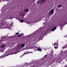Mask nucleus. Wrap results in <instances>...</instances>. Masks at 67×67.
Returning a JSON list of instances; mask_svg holds the SVG:
<instances>
[{
    "mask_svg": "<svg viewBox=\"0 0 67 67\" xmlns=\"http://www.w3.org/2000/svg\"><path fill=\"white\" fill-rule=\"evenodd\" d=\"M0 24L1 26H3L4 25L5 26L4 28H7V29H10V28L12 26V24H9V23L7 22H3Z\"/></svg>",
    "mask_w": 67,
    "mask_h": 67,
    "instance_id": "obj_1",
    "label": "nucleus"
},
{
    "mask_svg": "<svg viewBox=\"0 0 67 67\" xmlns=\"http://www.w3.org/2000/svg\"><path fill=\"white\" fill-rule=\"evenodd\" d=\"M28 36L29 37L30 40H32V38L34 37V34L32 33L30 35H28Z\"/></svg>",
    "mask_w": 67,
    "mask_h": 67,
    "instance_id": "obj_2",
    "label": "nucleus"
},
{
    "mask_svg": "<svg viewBox=\"0 0 67 67\" xmlns=\"http://www.w3.org/2000/svg\"><path fill=\"white\" fill-rule=\"evenodd\" d=\"M54 13V10L53 9L51 10L49 12V15L50 16H51L52 14H53Z\"/></svg>",
    "mask_w": 67,
    "mask_h": 67,
    "instance_id": "obj_3",
    "label": "nucleus"
},
{
    "mask_svg": "<svg viewBox=\"0 0 67 67\" xmlns=\"http://www.w3.org/2000/svg\"><path fill=\"white\" fill-rule=\"evenodd\" d=\"M9 15L10 14H6V15H5V17L4 19V21H5L7 19H8V17H9Z\"/></svg>",
    "mask_w": 67,
    "mask_h": 67,
    "instance_id": "obj_4",
    "label": "nucleus"
},
{
    "mask_svg": "<svg viewBox=\"0 0 67 67\" xmlns=\"http://www.w3.org/2000/svg\"><path fill=\"white\" fill-rule=\"evenodd\" d=\"M38 37H39V40H38V41H40V40H42L43 38V36H42V35H39L38 36Z\"/></svg>",
    "mask_w": 67,
    "mask_h": 67,
    "instance_id": "obj_5",
    "label": "nucleus"
},
{
    "mask_svg": "<svg viewBox=\"0 0 67 67\" xmlns=\"http://www.w3.org/2000/svg\"><path fill=\"white\" fill-rule=\"evenodd\" d=\"M10 54H7V53H5L3 55H2L1 57H0V58H2V57H5V56H8Z\"/></svg>",
    "mask_w": 67,
    "mask_h": 67,
    "instance_id": "obj_6",
    "label": "nucleus"
},
{
    "mask_svg": "<svg viewBox=\"0 0 67 67\" xmlns=\"http://www.w3.org/2000/svg\"><path fill=\"white\" fill-rule=\"evenodd\" d=\"M43 28H44V27H42L38 31V33L39 35L40 34H41V33H42V32H41V31H40V30H42V29Z\"/></svg>",
    "mask_w": 67,
    "mask_h": 67,
    "instance_id": "obj_7",
    "label": "nucleus"
},
{
    "mask_svg": "<svg viewBox=\"0 0 67 67\" xmlns=\"http://www.w3.org/2000/svg\"><path fill=\"white\" fill-rule=\"evenodd\" d=\"M54 48L55 49L57 48H58V43L56 44L55 43L54 44Z\"/></svg>",
    "mask_w": 67,
    "mask_h": 67,
    "instance_id": "obj_8",
    "label": "nucleus"
},
{
    "mask_svg": "<svg viewBox=\"0 0 67 67\" xmlns=\"http://www.w3.org/2000/svg\"><path fill=\"white\" fill-rule=\"evenodd\" d=\"M32 65V63H30L29 64H28L27 63H25V66H28L29 65Z\"/></svg>",
    "mask_w": 67,
    "mask_h": 67,
    "instance_id": "obj_9",
    "label": "nucleus"
},
{
    "mask_svg": "<svg viewBox=\"0 0 67 67\" xmlns=\"http://www.w3.org/2000/svg\"><path fill=\"white\" fill-rule=\"evenodd\" d=\"M7 43H5L4 45H2L1 46V47L2 48H3V47H5L6 45H7Z\"/></svg>",
    "mask_w": 67,
    "mask_h": 67,
    "instance_id": "obj_10",
    "label": "nucleus"
},
{
    "mask_svg": "<svg viewBox=\"0 0 67 67\" xmlns=\"http://www.w3.org/2000/svg\"><path fill=\"white\" fill-rule=\"evenodd\" d=\"M29 11V9H25L24 10V11L25 12H27Z\"/></svg>",
    "mask_w": 67,
    "mask_h": 67,
    "instance_id": "obj_11",
    "label": "nucleus"
},
{
    "mask_svg": "<svg viewBox=\"0 0 67 67\" xmlns=\"http://www.w3.org/2000/svg\"><path fill=\"white\" fill-rule=\"evenodd\" d=\"M56 27H53L52 29V31H54L56 29Z\"/></svg>",
    "mask_w": 67,
    "mask_h": 67,
    "instance_id": "obj_12",
    "label": "nucleus"
},
{
    "mask_svg": "<svg viewBox=\"0 0 67 67\" xmlns=\"http://www.w3.org/2000/svg\"><path fill=\"white\" fill-rule=\"evenodd\" d=\"M45 2V0H42L41 1V3L42 4V3H44Z\"/></svg>",
    "mask_w": 67,
    "mask_h": 67,
    "instance_id": "obj_13",
    "label": "nucleus"
},
{
    "mask_svg": "<svg viewBox=\"0 0 67 67\" xmlns=\"http://www.w3.org/2000/svg\"><path fill=\"white\" fill-rule=\"evenodd\" d=\"M29 54V53L28 52H26L24 54L22 55L21 57H20V58H21V57H22L23 55H26V54Z\"/></svg>",
    "mask_w": 67,
    "mask_h": 67,
    "instance_id": "obj_14",
    "label": "nucleus"
},
{
    "mask_svg": "<svg viewBox=\"0 0 67 67\" xmlns=\"http://www.w3.org/2000/svg\"><path fill=\"white\" fill-rule=\"evenodd\" d=\"M25 45L24 44H22L21 45V47H24L25 46Z\"/></svg>",
    "mask_w": 67,
    "mask_h": 67,
    "instance_id": "obj_15",
    "label": "nucleus"
},
{
    "mask_svg": "<svg viewBox=\"0 0 67 67\" xmlns=\"http://www.w3.org/2000/svg\"><path fill=\"white\" fill-rule=\"evenodd\" d=\"M37 49H38V51H40V52H42L41 49L39 48Z\"/></svg>",
    "mask_w": 67,
    "mask_h": 67,
    "instance_id": "obj_16",
    "label": "nucleus"
},
{
    "mask_svg": "<svg viewBox=\"0 0 67 67\" xmlns=\"http://www.w3.org/2000/svg\"><path fill=\"white\" fill-rule=\"evenodd\" d=\"M61 7H62V5H61V4H60L59 5H58V8H60Z\"/></svg>",
    "mask_w": 67,
    "mask_h": 67,
    "instance_id": "obj_17",
    "label": "nucleus"
},
{
    "mask_svg": "<svg viewBox=\"0 0 67 67\" xmlns=\"http://www.w3.org/2000/svg\"><path fill=\"white\" fill-rule=\"evenodd\" d=\"M39 3L40 4H41L40 3V0L38 1L37 2V4H38Z\"/></svg>",
    "mask_w": 67,
    "mask_h": 67,
    "instance_id": "obj_18",
    "label": "nucleus"
},
{
    "mask_svg": "<svg viewBox=\"0 0 67 67\" xmlns=\"http://www.w3.org/2000/svg\"><path fill=\"white\" fill-rule=\"evenodd\" d=\"M20 22L21 23H23V22H24V21H23V20H20Z\"/></svg>",
    "mask_w": 67,
    "mask_h": 67,
    "instance_id": "obj_19",
    "label": "nucleus"
},
{
    "mask_svg": "<svg viewBox=\"0 0 67 67\" xmlns=\"http://www.w3.org/2000/svg\"><path fill=\"white\" fill-rule=\"evenodd\" d=\"M38 64L37 63H35L34 64L35 65H37Z\"/></svg>",
    "mask_w": 67,
    "mask_h": 67,
    "instance_id": "obj_20",
    "label": "nucleus"
},
{
    "mask_svg": "<svg viewBox=\"0 0 67 67\" xmlns=\"http://www.w3.org/2000/svg\"><path fill=\"white\" fill-rule=\"evenodd\" d=\"M21 36H22L23 35V34L21 33L20 34Z\"/></svg>",
    "mask_w": 67,
    "mask_h": 67,
    "instance_id": "obj_21",
    "label": "nucleus"
},
{
    "mask_svg": "<svg viewBox=\"0 0 67 67\" xmlns=\"http://www.w3.org/2000/svg\"><path fill=\"white\" fill-rule=\"evenodd\" d=\"M20 34V33L19 32H17L16 33V34Z\"/></svg>",
    "mask_w": 67,
    "mask_h": 67,
    "instance_id": "obj_22",
    "label": "nucleus"
},
{
    "mask_svg": "<svg viewBox=\"0 0 67 67\" xmlns=\"http://www.w3.org/2000/svg\"><path fill=\"white\" fill-rule=\"evenodd\" d=\"M18 53V52H14V54H17V53Z\"/></svg>",
    "mask_w": 67,
    "mask_h": 67,
    "instance_id": "obj_23",
    "label": "nucleus"
},
{
    "mask_svg": "<svg viewBox=\"0 0 67 67\" xmlns=\"http://www.w3.org/2000/svg\"><path fill=\"white\" fill-rule=\"evenodd\" d=\"M3 9H4V10H3L4 11L5 10V8H3Z\"/></svg>",
    "mask_w": 67,
    "mask_h": 67,
    "instance_id": "obj_24",
    "label": "nucleus"
},
{
    "mask_svg": "<svg viewBox=\"0 0 67 67\" xmlns=\"http://www.w3.org/2000/svg\"><path fill=\"white\" fill-rule=\"evenodd\" d=\"M20 36H21V35L20 34L18 35V37H20Z\"/></svg>",
    "mask_w": 67,
    "mask_h": 67,
    "instance_id": "obj_25",
    "label": "nucleus"
},
{
    "mask_svg": "<svg viewBox=\"0 0 67 67\" xmlns=\"http://www.w3.org/2000/svg\"><path fill=\"white\" fill-rule=\"evenodd\" d=\"M34 48H36V46H35Z\"/></svg>",
    "mask_w": 67,
    "mask_h": 67,
    "instance_id": "obj_26",
    "label": "nucleus"
},
{
    "mask_svg": "<svg viewBox=\"0 0 67 67\" xmlns=\"http://www.w3.org/2000/svg\"><path fill=\"white\" fill-rule=\"evenodd\" d=\"M66 47H64L62 48H66Z\"/></svg>",
    "mask_w": 67,
    "mask_h": 67,
    "instance_id": "obj_27",
    "label": "nucleus"
},
{
    "mask_svg": "<svg viewBox=\"0 0 67 67\" xmlns=\"http://www.w3.org/2000/svg\"><path fill=\"white\" fill-rule=\"evenodd\" d=\"M33 53L32 52H30V54H31V53Z\"/></svg>",
    "mask_w": 67,
    "mask_h": 67,
    "instance_id": "obj_28",
    "label": "nucleus"
},
{
    "mask_svg": "<svg viewBox=\"0 0 67 67\" xmlns=\"http://www.w3.org/2000/svg\"><path fill=\"white\" fill-rule=\"evenodd\" d=\"M47 56V55H45V56H44V57H46Z\"/></svg>",
    "mask_w": 67,
    "mask_h": 67,
    "instance_id": "obj_29",
    "label": "nucleus"
},
{
    "mask_svg": "<svg viewBox=\"0 0 67 67\" xmlns=\"http://www.w3.org/2000/svg\"><path fill=\"white\" fill-rule=\"evenodd\" d=\"M66 36H67V35H66V36H64V37H66Z\"/></svg>",
    "mask_w": 67,
    "mask_h": 67,
    "instance_id": "obj_30",
    "label": "nucleus"
},
{
    "mask_svg": "<svg viewBox=\"0 0 67 67\" xmlns=\"http://www.w3.org/2000/svg\"><path fill=\"white\" fill-rule=\"evenodd\" d=\"M1 52V51L0 50V52Z\"/></svg>",
    "mask_w": 67,
    "mask_h": 67,
    "instance_id": "obj_31",
    "label": "nucleus"
},
{
    "mask_svg": "<svg viewBox=\"0 0 67 67\" xmlns=\"http://www.w3.org/2000/svg\"><path fill=\"white\" fill-rule=\"evenodd\" d=\"M26 23H27V24H28V23L27 22H26Z\"/></svg>",
    "mask_w": 67,
    "mask_h": 67,
    "instance_id": "obj_32",
    "label": "nucleus"
},
{
    "mask_svg": "<svg viewBox=\"0 0 67 67\" xmlns=\"http://www.w3.org/2000/svg\"><path fill=\"white\" fill-rule=\"evenodd\" d=\"M23 15H24V14H23Z\"/></svg>",
    "mask_w": 67,
    "mask_h": 67,
    "instance_id": "obj_33",
    "label": "nucleus"
},
{
    "mask_svg": "<svg viewBox=\"0 0 67 67\" xmlns=\"http://www.w3.org/2000/svg\"><path fill=\"white\" fill-rule=\"evenodd\" d=\"M1 43V41H0V44Z\"/></svg>",
    "mask_w": 67,
    "mask_h": 67,
    "instance_id": "obj_34",
    "label": "nucleus"
},
{
    "mask_svg": "<svg viewBox=\"0 0 67 67\" xmlns=\"http://www.w3.org/2000/svg\"><path fill=\"white\" fill-rule=\"evenodd\" d=\"M43 30H44V29H45L43 28Z\"/></svg>",
    "mask_w": 67,
    "mask_h": 67,
    "instance_id": "obj_35",
    "label": "nucleus"
},
{
    "mask_svg": "<svg viewBox=\"0 0 67 67\" xmlns=\"http://www.w3.org/2000/svg\"><path fill=\"white\" fill-rule=\"evenodd\" d=\"M62 29H63V27H62Z\"/></svg>",
    "mask_w": 67,
    "mask_h": 67,
    "instance_id": "obj_36",
    "label": "nucleus"
},
{
    "mask_svg": "<svg viewBox=\"0 0 67 67\" xmlns=\"http://www.w3.org/2000/svg\"><path fill=\"white\" fill-rule=\"evenodd\" d=\"M63 22H64V21H63Z\"/></svg>",
    "mask_w": 67,
    "mask_h": 67,
    "instance_id": "obj_37",
    "label": "nucleus"
},
{
    "mask_svg": "<svg viewBox=\"0 0 67 67\" xmlns=\"http://www.w3.org/2000/svg\"><path fill=\"white\" fill-rule=\"evenodd\" d=\"M19 31H19H20H20Z\"/></svg>",
    "mask_w": 67,
    "mask_h": 67,
    "instance_id": "obj_38",
    "label": "nucleus"
},
{
    "mask_svg": "<svg viewBox=\"0 0 67 67\" xmlns=\"http://www.w3.org/2000/svg\"><path fill=\"white\" fill-rule=\"evenodd\" d=\"M61 30H62V29H61Z\"/></svg>",
    "mask_w": 67,
    "mask_h": 67,
    "instance_id": "obj_39",
    "label": "nucleus"
},
{
    "mask_svg": "<svg viewBox=\"0 0 67 67\" xmlns=\"http://www.w3.org/2000/svg\"><path fill=\"white\" fill-rule=\"evenodd\" d=\"M61 27H60V29H61Z\"/></svg>",
    "mask_w": 67,
    "mask_h": 67,
    "instance_id": "obj_40",
    "label": "nucleus"
},
{
    "mask_svg": "<svg viewBox=\"0 0 67 67\" xmlns=\"http://www.w3.org/2000/svg\"><path fill=\"white\" fill-rule=\"evenodd\" d=\"M66 36H67V35H66Z\"/></svg>",
    "mask_w": 67,
    "mask_h": 67,
    "instance_id": "obj_41",
    "label": "nucleus"
},
{
    "mask_svg": "<svg viewBox=\"0 0 67 67\" xmlns=\"http://www.w3.org/2000/svg\"><path fill=\"white\" fill-rule=\"evenodd\" d=\"M24 22H25V21H24Z\"/></svg>",
    "mask_w": 67,
    "mask_h": 67,
    "instance_id": "obj_42",
    "label": "nucleus"
}]
</instances>
